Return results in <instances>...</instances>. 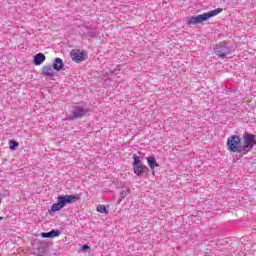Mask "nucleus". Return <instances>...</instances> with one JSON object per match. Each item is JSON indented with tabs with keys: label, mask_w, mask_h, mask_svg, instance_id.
Instances as JSON below:
<instances>
[{
	"label": "nucleus",
	"mask_w": 256,
	"mask_h": 256,
	"mask_svg": "<svg viewBox=\"0 0 256 256\" xmlns=\"http://www.w3.org/2000/svg\"><path fill=\"white\" fill-rule=\"evenodd\" d=\"M87 115V110L83 109L81 106H75L73 112H71L68 117L69 119H81Z\"/></svg>",
	"instance_id": "obj_6"
},
{
	"label": "nucleus",
	"mask_w": 256,
	"mask_h": 256,
	"mask_svg": "<svg viewBox=\"0 0 256 256\" xmlns=\"http://www.w3.org/2000/svg\"><path fill=\"white\" fill-rule=\"evenodd\" d=\"M72 61H75L76 63H79L85 59V56L83 52L79 50H73L71 52Z\"/></svg>",
	"instance_id": "obj_9"
},
{
	"label": "nucleus",
	"mask_w": 256,
	"mask_h": 256,
	"mask_svg": "<svg viewBox=\"0 0 256 256\" xmlns=\"http://www.w3.org/2000/svg\"><path fill=\"white\" fill-rule=\"evenodd\" d=\"M57 199H59L62 203V205L65 207V205H69L71 203H77L79 201V196L77 195H62L58 196Z\"/></svg>",
	"instance_id": "obj_7"
},
{
	"label": "nucleus",
	"mask_w": 256,
	"mask_h": 256,
	"mask_svg": "<svg viewBox=\"0 0 256 256\" xmlns=\"http://www.w3.org/2000/svg\"><path fill=\"white\" fill-rule=\"evenodd\" d=\"M17 147H19V142L15 141V140L9 141V148L11 149V151H15V149H17Z\"/></svg>",
	"instance_id": "obj_15"
},
{
	"label": "nucleus",
	"mask_w": 256,
	"mask_h": 256,
	"mask_svg": "<svg viewBox=\"0 0 256 256\" xmlns=\"http://www.w3.org/2000/svg\"><path fill=\"white\" fill-rule=\"evenodd\" d=\"M0 221H3V217L0 216Z\"/></svg>",
	"instance_id": "obj_20"
},
{
	"label": "nucleus",
	"mask_w": 256,
	"mask_h": 256,
	"mask_svg": "<svg viewBox=\"0 0 256 256\" xmlns=\"http://www.w3.org/2000/svg\"><path fill=\"white\" fill-rule=\"evenodd\" d=\"M244 144H243V151L244 153H249L253 150V145H256V138L255 134H251L246 132L243 134Z\"/></svg>",
	"instance_id": "obj_4"
},
{
	"label": "nucleus",
	"mask_w": 256,
	"mask_h": 256,
	"mask_svg": "<svg viewBox=\"0 0 256 256\" xmlns=\"http://www.w3.org/2000/svg\"><path fill=\"white\" fill-rule=\"evenodd\" d=\"M87 37H90L91 39H93V38L97 37V34H95V32H93V31H88Z\"/></svg>",
	"instance_id": "obj_17"
},
{
	"label": "nucleus",
	"mask_w": 256,
	"mask_h": 256,
	"mask_svg": "<svg viewBox=\"0 0 256 256\" xmlns=\"http://www.w3.org/2000/svg\"><path fill=\"white\" fill-rule=\"evenodd\" d=\"M45 54L43 53H38L34 56V60H33V63L36 65V66H39L41 65L43 62H45Z\"/></svg>",
	"instance_id": "obj_14"
},
{
	"label": "nucleus",
	"mask_w": 256,
	"mask_h": 256,
	"mask_svg": "<svg viewBox=\"0 0 256 256\" xmlns=\"http://www.w3.org/2000/svg\"><path fill=\"white\" fill-rule=\"evenodd\" d=\"M133 159H134V162L132 163V165H133L134 175H137V177H141L143 173H149V169L147 168V166L141 163V158H139L137 154H133Z\"/></svg>",
	"instance_id": "obj_3"
},
{
	"label": "nucleus",
	"mask_w": 256,
	"mask_h": 256,
	"mask_svg": "<svg viewBox=\"0 0 256 256\" xmlns=\"http://www.w3.org/2000/svg\"><path fill=\"white\" fill-rule=\"evenodd\" d=\"M65 67V64L63 63V59L61 58H55L52 64V68L54 71H61Z\"/></svg>",
	"instance_id": "obj_11"
},
{
	"label": "nucleus",
	"mask_w": 256,
	"mask_h": 256,
	"mask_svg": "<svg viewBox=\"0 0 256 256\" xmlns=\"http://www.w3.org/2000/svg\"><path fill=\"white\" fill-rule=\"evenodd\" d=\"M88 249H89V245L84 244V245L82 246V251H87Z\"/></svg>",
	"instance_id": "obj_19"
},
{
	"label": "nucleus",
	"mask_w": 256,
	"mask_h": 256,
	"mask_svg": "<svg viewBox=\"0 0 256 256\" xmlns=\"http://www.w3.org/2000/svg\"><path fill=\"white\" fill-rule=\"evenodd\" d=\"M63 207H65L61 200L58 199L57 203L52 204L51 208L48 210L49 213H56V211H61V209H63Z\"/></svg>",
	"instance_id": "obj_13"
},
{
	"label": "nucleus",
	"mask_w": 256,
	"mask_h": 256,
	"mask_svg": "<svg viewBox=\"0 0 256 256\" xmlns=\"http://www.w3.org/2000/svg\"><path fill=\"white\" fill-rule=\"evenodd\" d=\"M226 147L230 153H244L243 139L239 135H232L228 138Z\"/></svg>",
	"instance_id": "obj_2"
},
{
	"label": "nucleus",
	"mask_w": 256,
	"mask_h": 256,
	"mask_svg": "<svg viewBox=\"0 0 256 256\" xmlns=\"http://www.w3.org/2000/svg\"><path fill=\"white\" fill-rule=\"evenodd\" d=\"M120 195L122 199H125V197H127V191L123 190Z\"/></svg>",
	"instance_id": "obj_18"
},
{
	"label": "nucleus",
	"mask_w": 256,
	"mask_h": 256,
	"mask_svg": "<svg viewBox=\"0 0 256 256\" xmlns=\"http://www.w3.org/2000/svg\"><path fill=\"white\" fill-rule=\"evenodd\" d=\"M61 235V232L59 230H51L50 232H43L41 234V237L43 239H53L55 237H59Z\"/></svg>",
	"instance_id": "obj_10"
},
{
	"label": "nucleus",
	"mask_w": 256,
	"mask_h": 256,
	"mask_svg": "<svg viewBox=\"0 0 256 256\" xmlns=\"http://www.w3.org/2000/svg\"><path fill=\"white\" fill-rule=\"evenodd\" d=\"M214 52L218 57H221V59H225L227 55H231V47L225 42H220L219 44H216Z\"/></svg>",
	"instance_id": "obj_5"
},
{
	"label": "nucleus",
	"mask_w": 256,
	"mask_h": 256,
	"mask_svg": "<svg viewBox=\"0 0 256 256\" xmlns=\"http://www.w3.org/2000/svg\"><path fill=\"white\" fill-rule=\"evenodd\" d=\"M0 203H1V199H0Z\"/></svg>",
	"instance_id": "obj_21"
},
{
	"label": "nucleus",
	"mask_w": 256,
	"mask_h": 256,
	"mask_svg": "<svg viewBox=\"0 0 256 256\" xmlns=\"http://www.w3.org/2000/svg\"><path fill=\"white\" fill-rule=\"evenodd\" d=\"M219 13H223V8H217L207 13L187 18L186 23L187 25H197L199 23H203L204 21H209L211 17H215V15H219Z\"/></svg>",
	"instance_id": "obj_1"
},
{
	"label": "nucleus",
	"mask_w": 256,
	"mask_h": 256,
	"mask_svg": "<svg viewBox=\"0 0 256 256\" xmlns=\"http://www.w3.org/2000/svg\"><path fill=\"white\" fill-rule=\"evenodd\" d=\"M43 77H55V72L53 71V66L48 64L42 67Z\"/></svg>",
	"instance_id": "obj_8"
},
{
	"label": "nucleus",
	"mask_w": 256,
	"mask_h": 256,
	"mask_svg": "<svg viewBox=\"0 0 256 256\" xmlns=\"http://www.w3.org/2000/svg\"><path fill=\"white\" fill-rule=\"evenodd\" d=\"M97 211L98 213H105L106 215L109 213V210H107V207L105 205H98Z\"/></svg>",
	"instance_id": "obj_16"
},
{
	"label": "nucleus",
	"mask_w": 256,
	"mask_h": 256,
	"mask_svg": "<svg viewBox=\"0 0 256 256\" xmlns=\"http://www.w3.org/2000/svg\"><path fill=\"white\" fill-rule=\"evenodd\" d=\"M147 163L152 171V175H155V167H159V163H157V160L154 156L147 158Z\"/></svg>",
	"instance_id": "obj_12"
}]
</instances>
